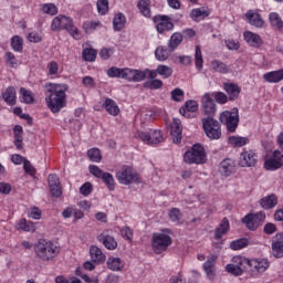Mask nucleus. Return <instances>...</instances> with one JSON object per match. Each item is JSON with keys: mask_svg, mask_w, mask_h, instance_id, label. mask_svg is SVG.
Listing matches in <instances>:
<instances>
[{"mask_svg": "<svg viewBox=\"0 0 283 283\" xmlns=\"http://www.w3.org/2000/svg\"><path fill=\"white\" fill-rule=\"evenodd\" d=\"M23 169L25 174H29V176H34L36 174V169L34 168V166H32V164L28 159H24L23 161Z\"/></svg>", "mask_w": 283, "mask_h": 283, "instance_id": "nucleus-57", "label": "nucleus"}, {"mask_svg": "<svg viewBox=\"0 0 283 283\" xmlns=\"http://www.w3.org/2000/svg\"><path fill=\"white\" fill-rule=\"evenodd\" d=\"M223 90L228 95L229 101H235L240 96L241 88L234 83H224Z\"/></svg>", "mask_w": 283, "mask_h": 283, "instance_id": "nucleus-19", "label": "nucleus"}, {"mask_svg": "<svg viewBox=\"0 0 283 283\" xmlns=\"http://www.w3.org/2000/svg\"><path fill=\"white\" fill-rule=\"evenodd\" d=\"M201 107L206 116H213L216 114V102L211 98V94L206 93L201 98Z\"/></svg>", "mask_w": 283, "mask_h": 283, "instance_id": "nucleus-14", "label": "nucleus"}, {"mask_svg": "<svg viewBox=\"0 0 283 283\" xmlns=\"http://www.w3.org/2000/svg\"><path fill=\"white\" fill-rule=\"evenodd\" d=\"M201 123L203 132L210 140H220V138H222V127L220 126V122L211 116H207L201 119Z\"/></svg>", "mask_w": 283, "mask_h": 283, "instance_id": "nucleus-5", "label": "nucleus"}, {"mask_svg": "<svg viewBox=\"0 0 283 283\" xmlns=\"http://www.w3.org/2000/svg\"><path fill=\"white\" fill-rule=\"evenodd\" d=\"M171 98H172V101H176L177 103H180V101H185V91L181 88H175L171 92Z\"/></svg>", "mask_w": 283, "mask_h": 283, "instance_id": "nucleus-50", "label": "nucleus"}, {"mask_svg": "<svg viewBox=\"0 0 283 283\" xmlns=\"http://www.w3.org/2000/svg\"><path fill=\"white\" fill-rule=\"evenodd\" d=\"M219 171L222 176L229 177L235 171V163L231 159H224L220 163Z\"/></svg>", "mask_w": 283, "mask_h": 283, "instance_id": "nucleus-21", "label": "nucleus"}, {"mask_svg": "<svg viewBox=\"0 0 283 283\" xmlns=\"http://www.w3.org/2000/svg\"><path fill=\"white\" fill-rule=\"evenodd\" d=\"M228 143L232 147H244V145H249V138L231 136L228 138Z\"/></svg>", "mask_w": 283, "mask_h": 283, "instance_id": "nucleus-38", "label": "nucleus"}, {"mask_svg": "<svg viewBox=\"0 0 283 283\" xmlns=\"http://www.w3.org/2000/svg\"><path fill=\"white\" fill-rule=\"evenodd\" d=\"M169 230H163L161 232H156L153 234L151 248L157 255L167 251L171 247V237L168 234Z\"/></svg>", "mask_w": 283, "mask_h": 283, "instance_id": "nucleus-7", "label": "nucleus"}, {"mask_svg": "<svg viewBox=\"0 0 283 283\" xmlns=\"http://www.w3.org/2000/svg\"><path fill=\"white\" fill-rule=\"evenodd\" d=\"M90 255H91L92 262H105V255L103 251L101 250V248L96 245H92L90 248Z\"/></svg>", "mask_w": 283, "mask_h": 283, "instance_id": "nucleus-29", "label": "nucleus"}, {"mask_svg": "<svg viewBox=\"0 0 283 283\" xmlns=\"http://www.w3.org/2000/svg\"><path fill=\"white\" fill-rule=\"evenodd\" d=\"M165 138H163V134L160 130H150V145H160Z\"/></svg>", "mask_w": 283, "mask_h": 283, "instance_id": "nucleus-48", "label": "nucleus"}, {"mask_svg": "<svg viewBox=\"0 0 283 283\" xmlns=\"http://www.w3.org/2000/svg\"><path fill=\"white\" fill-rule=\"evenodd\" d=\"M106 264L109 271H123L124 269L123 260L120 258L111 256L107 259Z\"/></svg>", "mask_w": 283, "mask_h": 283, "instance_id": "nucleus-30", "label": "nucleus"}, {"mask_svg": "<svg viewBox=\"0 0 283 283\" xmlns=\"http://www.w3.org/2000/svg\"><path fill=\"white\" fill-rule=\"evenodd\" d=\"M266 83H280L283 81V72H269L263 75Z\"/></svg>", "mask_w": 283, "mask_h": 283, "instance_id": "nucleus-36", "label": "nucleus"}, {"mask_svg": "<svg viewBox=\"0 0 283 283\" xmlns=\"http://www.w3.org/2000/svg\"><path fill=\"white\" fill-rule=\"evenodd\" d=\"M102 107L111 116H118L120 114V107H118V104L109 97H106Z\"/></svg>", "mask_w": 283, "mask_h": 283, "instance_id": "nucleus-20", "label": "nucleus"}, {"mask_svg": "<svg viewBox=\"0 0 283 283\" xmlns=\"http://www.w3.org/2000/svg\"><path fill=\"white\" fill-rule=\"evenodd\" d=\"M90 174L94 176L95 178H99L103 180L104 185H106L108 191H114L116 189V181L114 180V176L109 172L103 171L98 166L91 165L88 167Z\"/></svg>", "mask_w": 283, "mask_h": 283, "instance_id": "nucleus-10", "label": "nucleus"}, {"mask_svg": "<svg viewBox=\"0 0 283 283\" xmlns=\"http://www.w3.org/2000/svg\"><path fill=\"white\" fill-rule=\"evenodd\" d=\"M258 164V154L253 150H243L240 155L239 165L241 167H255Z\"/></svg>", "mask_w": 283, "mask_h": 283, "instance_id": "nucleus-13", "label": "nucleus"}, {"mask_svg": "<svg viewBox=\"0 0 283 283\" xmlns=\"http://www.w3.org/2000/svg\"><path fill=\"white\" fill-rule=\"evenodd\" d=\"M214 101L219 103V105H224L229 102V96L222 92L214 93Z\"/></svg>", "mask_w": 283, "mask_h": 283, "instance_id": "nucleus-55", "label": "nucleus"}, {"mask_svg": "<svg viewBox=\"0 0 283 283\" xmlns=\"http://www.w3.org/2000/svg\"><path fill=\"white\" fill-rule=\"evenodd\" d=\"M211 67L214 72H227V64L218 60L211 62Z\"/></svg>", "mask_w": 283, "mask_h": 283, "instance_id": "nucleus-54", "label": "nucleus"}, {"mask_svg": "<svg viewBox=\"0 0 283 283\" xmlns=\"http://www.w3.org/2000/svg\"><path fill=\"white\" fill-rule=\"evenodd\" d=\"M270 263L266 259H250V270L258 273H264L269 269Z\"/></svg>", "mask_w": 283, "mask_h": 283, "instance_id": "nucleus-18", "label": "nucleus"}, {"mask_svg": "<svg viewBox=\"0 0 283 283\" xmlns=\"http://www.w3.org/2000/svg\"><path fill=\"white\" fill-rule=\"evenodd\" d=\"M125 23H127V19L125 18V14L117 13L113 19V28L115 32H120L123 28H125Z\"/></svg>", "mask_w": 283, "mask_h": 283, "instance_id": "nucleus-32", "label": "nucleus"}, {"mask_svg": "<svg viewBox=\"0 0 283 283\" xmlns=\"http://www.w3.org/2000/svg\"><path fill=\"white\" fill-rule=\"evenodd\" d=\"M245 19H248L250 25H254V28H262L264 25V20L260 17V13L249 10L245 13Z\"/></svg>", "mask_w": 283, "mask_h": 283, "instance_id": "nucleus-22", "label": "nucleus"}, {"mask_svg": "<svg viewBox=\"0 0 283 283\" xmlns=\"http://www.w3.org/2000/svg\"><path fill=\"white\" fill-rule=\"evenodd\" d=\"M119 185H140V176L132 166H123L116 174Z\"/></svg>", "mask_w": 283, "mask_h": 283, "instance_id": "nucleus-8", "label": "nucleus"}, {"mask_svg": "<svg viewBox=\"0 0 283 283\" xmlns=\"http://www.w3.org/2000/svg\"><path fill=\"white\" fill-rule=\"evenodd\" d=\"M87 156L92 163H101V160H103V156H101V150L98 148L90 149Z\"/></svg>", "mask_w": 283, "mask_h": 283, "instance_id": "nucleus-44", "label": "nucleus"}, {"mask_svg": "<svg viewBox=\"0 0 283 283\" xmlns=\"http://www.w3.org/2000/svg\"><path fill=\"white\" fill-rule=\"evenodd\" d=\"M181 108L187 109L188 112H198V102L189 99L185 103V106Z\"/></svg>", "mask_w": 283, "mask_h": 283, "instance_id": "nucleus-56", "label": "nucleus"}, {"mask_svg": "<svg viewBox=\"0 0 283 283\" xmlns=\"http://www.w3.org/2000/svg\"><path fill=\"white\" fill-rule=\"evenodd\" d=\"M11 48L14 52H23V39L19 35L13 36L11 39Z\"/></svg>", "mask_w": 283, "mask_h": 283, "instance_id": "nucleus-42", "label": "nucleus"}, {"mask_svg": "<svg viewBox=\"0 0 283 283\" xmlns=\"http://www.w3.org/2000/svg\"><path fill=\"white\" fill-rule=\"evenodd\" d=\"M272 255L274 258H283V234L277 233L273 239H272Z\"/></svg>", "mask_w": 283, "mask_h": 283, "instance_id": "nucleus-17", "label": "nucleus"}, {"mask_svg": "<svg viewBox=\"0 0 283 283\" xmlns=\"http://www.w3.org/2000/svg\"><path fill=\"white\" fill-rule=\"evenodd\" d=\"M20 94L22 96L21 102L25 103V105H34V103H36V99H34V94L32 93V91L27 90L25 87H21Z\"/></svg>", "mask_w": 283, "mask_h": 283, "instance_id": "nucleus-31", "label": "nucleus"}, {"mask_svg": "<svg viewBox=\"0 0 283 283\" xmlns=\"http://www.w3.org/2000/svg\"><path fill=\"white\" fill-rule=\"evenodd\" d=\"M251 259H247L244 256H234L232 259V264L239 266L241 271H247L250 268Z\"/></svg>", "mask_w": 283, "mask_h": 283, "instance_id": "nucleus-35", "label": "nucleus"}, {"mask_svg": "<svg viewBox=\"0 0 283 283\" xmlns=\"http://www.w3.org/2000/svg\"><path fill=\"white\" fill-rule=\"evenodd\" d=\"M6 61H7L8 65H10L11 67H14L17 65V57L14 56V53H12V52L6 53Z\"/></svg>", "mask_w": 283, "mask_h": 283, "instance_id": "nucleus-60", "label": "nucleus"}, {"mask_svg": "<svg viewBox=\"0 0 283 283\" xmlns=\"http://www.w3.org/2000/svg\"><path fill=\"white\" fill-rule=\"evenodd\" d=\"M29 218H32L33 220H41V209L36 207L31 208L29 212Z\"/></svg>", "mask_w": 283, "mask_h": 283, "instance_id": "nucleus-63", "label": "nucleus"}, {"mask_svg": "<svg viewBox=\"0 0 283 283\" xmlns=\"http://www.w3.org/2000/svg\"><path fill=\"white\" fill-rule=\"evenodd\" d=\"M20 231H36V227L34 226L33 222L27 221L25 219H21L19 221V227Z\"/></svg>", "mask_w": 283, "mask_h": 283, "instance_id": "nucleus-43", "label": "nucleus"}, {"mask_svg": "<svg viewBox=\"0 0 283 283\" xmlns=\"http://www.w3.org/2000/svg\"><path fill=\"white\" fill-rule=\"evenodd\" d=\"M226 45L228 50H239L240 49V42L233 39L226 40Z\"/></svg>", "mask_w": 283, "mask_h": 283, "instance_id": "nucleus-61", "label": "nucleus"}, {"mask_svg": "<svg viewBox=\"0 0 283 283\" xmlns=\"http://www.w3.org/2000/svg\"><path fill=\"white\" fill-rule=\"evenodd\" d=\"M195 61L197 70H202L205 61L202 60V49H200V45H197L195 49Z\"/></svg>", "mask_w": 283, "mask_h": 283, "instance_id": "nucleus-46", "label": "nucleus"}, {"mask_svg": "<svg viewBox=\"0 0 283 283\" xmlns=\"http://www.w3.org/2000/svg\"><path fill=\"white\" fill-rule=\"evenodd\" d=\"M245 247H249V239L247 238L238 239L230 243L232 251H240V249H245Z\"/></svg>", "mask_w": 283, "mask_h": 283, "instance_id": "nucleus-41", "label": "nucleus"}, {"mask_svg": "<svg viewBox=\"0 0 283 283\" xmlns=\"http://www.w3.org/2000/svg\"><path fill=\"white\" fill-rule=\"evenodd\" d=\"M51 30H66L69 34L73 36L76 41H81V32L78 28L74 25L72 18L65 15H57L53 19L51 24Z\"/></svg>", "mask_w": 283, "mask_h": 283, "instance_id": "nucleus-4", "label": "nucleus"}, {"mask_svg": "<svg viewBox=\"0 0 283 283\" xmlns=\"http://www.w3.org/2000/svg\"><path fill=\"white\" fill-rule=\"evenodd\" d=\"M120 235L124 238V240L130 241L132 238H134V232L128 227H125L120 230Z\"/></svg>", "mask_w": 283, "mask_h": 283, "instance_id": "nucleus-59", "label": "nucleus"}, {"mask_svg": "<svg viewBox=\"0 0 283 283\" xmlns=\"http://www.w3.org/2000/svg\"><path fill=\"white\" fill-rule=\"evenodd\" d=\"M220 123L226 125L228 132L233 134L235 129H238V125L240 124V113L238 107L232 108V111H224L220 115Z\"/></svg>", "mask_w": 283, "mask_h": 283, "instance_id": "nucleus-9", "label": "nucleus"}, {"mask_svg": "<svg viewBox=\"0 0 283 283\" xmlns=\"http://www.w3.org/2000/svg\"><path fill=\"white\" fill-rule=\"evenodd\" d=\"M269 19L272 28H275L279 32H283V21L282 18H280V14L272 12L270 13Z\"/></svg>", "mask_w": 283, "mask_h": 283, "instance_id": "nucleus-34", "label": "nucleus"}, {"mask_svg": "<svg viewBox=\"0 0 283 283\" xmlns=\"http://www.w3.org/2000/svg\"><path fill=\"white\" fill-rule=\"evenodd\" d=\"M216 262H218V255L211 254L203 263V271L209 280H213L216 277Z\"/></svg>", "mask_w": 283, "mask_h": 283, "instance_id": "nucleus-16", "label": "nucleus"}, {"mask_svg": "<svg viewBox=\"0 0 283 283\" xmlns=\"http://www.w3.org/2000/svg\"><path fill=\"white\" fill-rule=\"evenodd\" d=\"M44 87L46 107L51 109L52 114H59L67 105V95L65 94L69 90L67 85L46 83Z\"/></svg>", "mask_w": 283, "mask_h": 283, "instance_id": "nucleus-1", "label": "nucleus"}, {"mask_svg": "<svg viewBox=\"0 0 283 283\" xmlns=\"http://www.w3.org/2000/svg\"><path fill=\"white\" fill-rule=\"evenodd\" d=\"M190 17L193 19V21H198V19H207V17H209V12H207L205 9H193Z\"/></svg>", "mask_w": 283, "mask_h": 283, "instance_id": "nucleus-47", "label": "nucleus"}, {"mask_svg": "<svg viewBox=\"0 0 283 283\" xmlns=\"http://www.w3.org/2000/svg\"><path fill=\"white\" fill-rule=\"evenodd\" d=\"M34 253L42 262H52L61 253V248L52 241L40 239L34 245Z\"/></svg>", "mask_w": 283, "mask_h": 283, "instance_id": "nucleus-3", "label": "nucleus"}, {"mask_svg": "<svg viewBox=\"0 0 283 283\" xmlns=\"http://www.w3.org/2000/svg\"><path fill=\"white\" fill-rule=\"evenodd\" d=\"M260 205L262 209H273L274 207H277V196L269 195L266 197H263L260 200Z\"/></svg>", "mask_w": 283, "mask_h": 283, "instance_id": "nucleus-28", "label": "nucleus"}, {"mask_svg": "<svg viewBox=\"0 0 283 283\" xmlns=\"http://www.w3.org/2000/svg\"><path fill=\"white\" fill-rule=\"evenodd\" d=\"M42 12H44V14H51V17H54V14L59 12V10L56 9V6H54V3H48L42 7Z\"/></svg>", "mask_w": 283, "mask_h": 283, "instance_id": "nucleus-51", "label": "nucleus"}, {"mask_svg": "<svg viewBox=\"0 0 283 283\" xmlns=\"http://www.w3.org/2000/svg\"><path fill=\"white\" fill-rule=\"evenodd\" d=\"M243 222L250 231H255L258 227H260L259 222L256 221L255 217L252 214H247L243 218Z\"/></svg>", "mask_w": 283, "mask_h": 283, "instance_id": "nucleus-37", "label": "nucleus"}, {"mask_svg": "<svg viewBox=\"0 0 283 283\" xmlns=\"http://www.w3.org/2000/svg\"><path fill=\"white\" fill-rule=\"evenodd\" d=\"M137 8L144 17H151V9H149V0H139L137 3Z\"/></svg>", "mask_w": 283, "mask_h": 283, "instance_id": "nucleus-39", "label": "nucleus"}, {"mask_svg": "<svg viewBox=\"0 0 283 283\" xmlns=\"http://www.w3.org/2000/svg\"><path fill=\"white\" fill-rule=\"evenodd\" d=\"M92 191H94V187L92 186V182H90V181L85 182L80 188V193L85 197L90 196V193H92Z\"/></svg>", "mask_w": 283, "mask_h": 283, "instance_id": "nucleus-53", "label": "nucleus"}, {"mask_svg": "<svg viewBox=\"0 0 283 283\" xmlns=\"http://www.w3.org/2000/svg\"><path fill=\"white\" fill-rule=\"evenodd\" d=\"M184 160L187 165H205V163H207V153H205V147L200 144H195L190 150L185 153Z\"/></svg>", "mask_w": 283, "mask_h": 283, "instance_id": "nucleus-6", "label": "nucleus"}, {"mask_svg": "<svg viewBox=\"0 0 283 283\" xmlns=\"http://www.w3.org/2000/svg\"><path fill=\"white\" fill-rule=\"evenodd\" d=\"M169 218H170L171 222H180V218H182V213L180 212V209L172 208L169 211Z\"/></svg>", "mask_w": 283, "mask_h": 283, "instance_id": "nucleus-52", "label": "nucleus"}, {"mask_svg": "<svg viewBox=\"0 0 283 283\" xmlns=\"http://www.w3.org/2000/svg\"><path fill=\"white\" fill-rule=\"evenodd\" d=\"M169 53H171V51H169V49L165 48V46H158L155 51V56L157 61H167V59H169Z\"/></svg>", "mask_w": 283, "mask_h": 283, "instance_id": "nucleus-40", "label": "nucleus"}, {"mask_svg": "<svg viewBox=\"0 0 283 283\" xmlns=\"http://www.w3.org/2000/svg\"><path fill=\"white\" fill-rule=\"evenodd\" d=\"M96 7L98 14H107L109 10V0H98Z\"/></svg>", "mask_w": 283, "mask_h": 283, "instance_id": "nucleus-45", "label": "nucleus"}, {"mask_svg": "<svg viewBox=\"0 0 283 283\" xmlns=\"http://www.w3.org/2000/svg\"><path fill=\"white\" fill-rule=\"evenodd\" d=\"M227 269V272L228 273H231V275H242V273H244V271H242V268L233 264V263H230L226 266Z\"/></svg>", "mask_w": 283, "mask_h": 283, "instance_id": "nucleus-49", "label": "nucleus"}, {"mask_svg": "<svg viewBox=\"0 0 283 283\" xmlns=\"http://www.w3.org/2000/svg\"><path fill=\"white\" fill-rule=\"evenodd\" d=\"M137 138L145 143L146 145H151V135L150 133L139 132L137 133Z\"/></svg>", "mask_w": 283, "mask_h": 283, "instance_id": "nucleus-58", "label": "nucleus"}, {"mask_svg": "<svg viewBox=\"0 0 283 283\" xmlns=\"http://www.w3.org/2000/svg\"><path fill=\"white\" fill-rule=\"evenodd\" d=\"M97 240H99V242H102V244H104V247L109 251H114V249L118 247V242H116L114 237L109 234L102 233L97 237Z\"/></svg>", "mask_w": 283, "mask_h": 283, "instance_id": "nucleus-23", "label": "nucleus"}, {"mask_svg": "<svg viewBox=\"0 0 283 283\" xmlns=\"http://www.w3.org/2000/svg\"><path fill=\"white\" fill-rule=\"evenodd\" d=\"M107 76H109V78H124L133 83H140V81L148 78L144 83L146 90H160L163 87V81L156 78L158 72H149L148 75L145 72H107Z\"/></svg>", "mask_w": 283, "mask_h": 283, "instance_id": "nucleus-2", "label": "nucleus"}, {"mask_svg": "<svg viewBox=\"0 0 283 283\" xmlns=\"http://www.w3.org/2000/svg\"><path fill=\"white\" fill-rule=\"evenodd\" d=\"M170 136L172 138V143L178 145L182 140V124L180 119L174 118L170 125Z\"/></svg>", "mask_w": 283, "mask_h": 283, "instance_id": "nucleus-15", "label": "nucleus"}, {"mask_svg": "<svg viewBox=\"0 0 283 283\" xmlns=\"http://www.w3.org/2000/svg\"><path fill=\"white\" fill-rule=\"evenodd\" d=\"M153 21L156 23V30L159 34L171 32V30H174V22H171L169 15H155Z\"/></svg>", "mask_w": 283, "mask_h": 283, "instance_id": "nucleus-11", "label": "nucleus"}, {"mask_svg": "<svg viewBox=\"0 0 283 283\" xmlns=\"http://www.w3.org/2000/svg\"><path fill=\"white\" fill-rule=\"evenodd\" d=\"M229 233V219L223 218L220 226L214 230V240H222V235Z\"/></svg>", "mask_w": 283, "mask_h": 283, "instance_id": "nucleus-26", "label": "nucleus"}, {"mask_svg": "<svg viewBox=\"0 0 283 283\" xmlns=\"http://www.w3.org/2000/svg\"><path fill=\"white\" fill-rule=\"evenodd\" d=\"M97 55L98 52L96 51V49L85 48L82 51L83 61H86L88 63H94V61H96Z\"/></svg>", "mask_w": 283, "mask_h": 283, "instance_id": "nucleus-33", "label": "nucleus"}, {"mask_svg": "<svg viewBox=\"0 0 283 283\" xmlns=\"http://www.w3.org/2000/svg\"><path fill=\"white\" fill-rule=\"evenodd\" d=\"M112 54H114V51L112 49H102L99 52V56L101 59H103V61H107V59H109L112 56Z\"/></svg>", "mask_w": 283, "mask_h": 283, "instance_id": "nucleus-64", "label": "nucleus"}, {"mask_svg": "<svg viewBox=\"0 0 283 283\" xmlns=\"http://www.w3.org/2000/svg\"><path fill=\"white\" fill-rule=\"evenodd\" d=\"M283 166V155L280 150H274L273 157L265 160L264 167L266 171H275Z\"/></svg>", "mask_w": 283, "mask_h": 283, "instance_id": "nucleus-12", "label": "nucleus"}, {"mask_svg": "<svg viewBox=\"0 0 283 283\" xmlns=\"http://www.w3.org/2000/svg\"><path fill=\"white\" fill-rule=\"evenodd\" d=\"M2 97L7 105H17V90L14 87L9 86Z\"/></svg>", "mask_w": 283, "mask_h": 283, "instance_id": "nucleus-27", "label": "nucleus"}, {"mask_svg": "<svg viewBox=\"0 0 283 283\" xmlns=\"http://www.w3.org/2000/svg\"><path fill=\"white\" fill-rule=\"evenodd\" d=\"M182 41H184L182 33L180 32L172 33L168 41L169 52H176V50H178V46L182 43Z\"/></svg>", "mask_w": 283, "mask_h": 283, "instance_id": "nucleus-25", "label": "nucleus"}, {"mask_svg": "<svg viewBox=\"0 0 283 283\" xmlns=\"http://www.w3.org/2000/svg\"><path fill=\"white\" fill-rule=\"evenodd\" d=\"M10 191H12V186L7 182H0V193L3 196L10 195Z\"/></svg>", "mask_w": 283, "mask_h": 283, "instance_id": "nucleus-62", "label": "nucleus"}, {"mask_svg": "<svg viewBox=\"0 0 283 283\" xmlns=\"http://www.w3.org/2000/svg\"><path fill=\"white\" fill-rule=\"evenodd\" d=\"M244 41L251 45V48H260L262 45V38L259 34L253 33L251 31H247L243 34Z\"/></svg>", "mask_w": 283, "mask_h": 283, "instance_id": "nucleus-24", "label": "nucleus"}]
</instances>
